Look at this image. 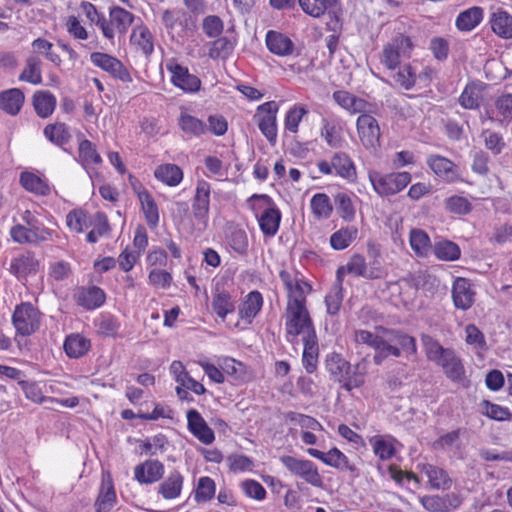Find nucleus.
I'll return each mask as SVG.
<instances>
[{"mask_svg":"<svg viewBox=\"0 0 512 512\" xmlns=\"http://www.w3.org/2000/svg\"><path fill=\"white\" fill-rule=\"evenodd\" d=\"M356 128L360 142L366 149L375 150L380 146V127L371 114L359 115Z\"/></svg>","mask_w":512,"mask_h":512,"instance_id":"f8f14e48","label":"nucleus"},{"mask_svg":"<svg viewBox=\"0 0 512 512\" xmlns=\"http://www.w3.org/2000/svg\"><path fill=\"white\" fill-rule=\"evenodd\" d=\"M116 503L117 496L112 476L108 471H105L102 473L98 495L94 503L95 511L109 512Z\"/></svg>","mask_w":512,"mask_h":512,"instance_id":"dca6fc26","label":"nucleus"},{"mask_svg":"<svg viewBox=\"0 0 512 512\" xmlns=\"http://www.w3.org/2000/svg\"><path fill=\"white\" fill-rule=\"evenodd\" d=\"M78 161L85 170L91 169L94 165H100L102 158L97 152L94 144L84 139L79 143Z\"/></svg>","mask_w":512,"mask_h":512,"instance_id":"ea45409f","label":"nucleus"},{"mask_svg":"<svg viewBox=\"0 0 512 512\" xmlns=\"http://www.w3.org/2000/svg\"><path fill=\"white\" fill-rule=\"evenodd\" d=\"M91 225H93V229L87 234V241L89 243H96L100 237H103L110 232L108 219L104 213H96Z\"/></svg>","mask_w":512,"mask_h":512,"instance_id":"69168bd1","label":"nucleus"},{"mask_svg":"<svg viewBox=\"0 0 512 512\" xmlns=\"http://www.w3.org/2000/svg\"><path fill=\"white\" fill-rule=\"evenodd\" d=\"M183 485V475L179 471L173 470L159 484L157 492L165 500H174L181 495Z\"/></svg>","mask_w":512,"mask_h":512,"instance_id":"bb28decb","label":"nucleus"},{"mask_svg":"<svg viewBox=\"0 0 512 512\" xmlns=\"http://www.w3.org/2000/svg\"><path fill=\"white\" fill-rule=\"evenodd\" d=\"M310 209L315 219H328L333 212V205L327 194L316 193L310 200Z\"/></svg>","mask_w":512,"mask_h":512,"instance_id":"de8ad7c7","label":"nucleus"},{"mask_svg":"<svg viewBox=\"0 0 512 512\" xmlns=\"http://www.w3.org/2000/svg\"><path fill=\"white\" fill-rule=\"evenodd\" d=\"M298 4L307 15L318 18L328 9L336 6L337 0H298Z\"/></svg>","mask_w":512,"mask_h":512,"instance_id":"864d4df0","label":"nucleus"},{"mask_svg":"<svg viewBox=\"0 0 512 512\" xmlns=\"http://www.w3.org/2000/svg\"><path fill=\"white\" fill-rule=\"evenodd\" d=\"M490 24L492 31L501 38H512V16L508 12L502 9L493 12L490 17Z\"/></svg>","mask_w":512,"mask_h":512,"instance_id":"c9c22d12","label":"nucleus"},{"mask_svg":"<svg viewBox=\"0 0 512 512\" xmlns=\"http://www.w3.org/2000/svg\"><path fill=\"white\" fill-rule=\"evenodd\" d=\"M378 345L379 347L375 348V355L373 357L375 364L380 365L389 356H400V348L394 342H391V338L384 339L381 337Z\"/></svg>","mask_w":512,"mask_h":512,"instance_id":"e2e57ef3","label":"nucleus"},{"mask_svg":"<svg viewBox=\"0 0 512 512\" xmlns=\"http://www.w3.org/2000/svg\"><path fill=\"white\" fill-rule=\"evenodd\" d=\"M483 18V8L473 6L458 14L455 20V26L461 32H470L482 22Z\"/></svg>","mask_w":512,"mask_h":512,"instance_id":"7c9ffc66","label":"nucleus"},{"mask_svg":"<svg viewBox=\"0 0 512 512\" xmlns=\"http://www.w3.org/2000/svg\"><path fill=\"white\" fill-rule=\"evenodd\" d=\"M187 426L188 430L195 436L201 443L210 445L215 440L213 430L208 426L201 414L191 409L187 412Z\"/></svg>","mask_w":512,"mask_h":512,"instance_id":"6ab92c4d","label":"nucleus"},{"mask_svg":"<svg viewBox=\"0 0 512 512\" xmlns=\"http://www.w3.org/2000/svg\"><path fill=\"white\" fill-rule=\"evenodd\" d=\"M42 61L37 54H31L27 57L25 67L19 75V80L28 82L33 85L42 83Z\"/></svg>","mask_w":512,"mask_h":512,"instance_id":"58836bf2","label":"nucleus"},{"mask_svg":"<svg viewBox=\"0 0 512 512\" xmlns=\"http://www.w3.org/2000/svg\"><path fill=\"white\" fill-rule=\"evenodd\" d=\"M80 8L89 22L97 26L101 30L102 34H106L108 32L106 16L99 12L94 4L88 1H82L80 3Z\"/></svg>","mask_w":512,"mask_h":512,"instance_id":"052dcab7","label":"nucleus"},{"mask_svg":"<svg viewBox=\"0 0 512 512\" xmlns=\"http://www.w3.org/2000/svg\"><path fill=\"white\" fill-rule=\"evenodd\" d=\"M90 61L94 66L102 69L122 82L128 83L132 81L129 71L123 63L114 56L102 52H93L90 55Z\"/></svg>","mask_w":512,"mask_h":512,"instance_id":"4468645a","label":"nucleus"},{"mask_svg":"<svg viewBox=\"0 0 512 512\" xmlns=\"http://www.w3.org/2000/svg\"><path fill=\"white\" fill-rule=\"evenodd\" d=\"M211 185L204 179L196 183L195 195L192 201L193 217L201 224L206 225L210 211Z\"/></svg>","mask_w":512,"mask_h":512,"instance_id":"2eb2a0df","label":"nucleus"},{"mask_svg":"<svg viewBox=\"0 0 512 512\" xmlns=\"http://www.w3.org/2000/svg\"><path fill=\"white\" fill-rule=\"evenodd\" d=\"M164 465L159 460H146L134 468V479L140 484H153L164 475Z\"/></svg>","mask_w":512,"mask_h":512,"instance_id":"412c9836","label":"nucleus"},{"mask_svg":"<svg viewBox=\"0 0 512 512\" xmlns=\"http://www.w3.org/2000/svg\"><path fill=\"white\" fill-rule=\"evenodd\" d=\"M154 176L164 184L174 187L182 181L183 172L179 166L168 163L158 166L154 171Z\"/></svg>","mask_w":512,"mask_h":512,"instance_id":"37998d69","label":"nucleus"},{"mask_svg":"<svg viewBox=\"0 0 512 512\" xmlns=\"http://www.w3.org/2000/svg\"><path fill=\"white\" fill-rule=\"evenodd\" d=\"M348 273L357 277L366 278V260L360 254L350 257L346 265L340 266L336 272V279L343 282V276Z\"/></svg>","mask_w":512,"mask_h":512,"instance_id":"c03bdc74","label":"nucleus"},{"mask_svg":"<svg viewBox=\"0 0 512 512\" xmlns=\"http://www.w3.org/2000/svg\"><path fill=\"white\" fill-rule=\"evenodd\" d=\"M166 69L171 74V82L185 93H195L201 88V80L191 74L187 67L182 66L176 59L166 62Z\"/></svg>","mask_w":512,"mask_h":512,"instance_id":"9d476101","label":"nucleus"},{"mask_svg":"<svg viewBox=\"0 0 512 512\" xmlns=\"http://www.w3.org/2000/svg\"><path fill=\"white\" fill-rule=\"evenodd\" d=\"M307 113L308 110L303 105L295 104L290 107L284 118L285 130L292 134H296L299 130V124Z\"/></svg>","mask_w":512,"mask_h":512,"instance_id":"13d9d810","label":"nucleus"},{"mask_svg":"<svg viewBox=\"0 0 512 512\" xmlns=\"http://www.w3.org/2000/svg\"><path fill=\"white\" fill-rule=\"evenodd\" d=\"M19 182L26 191L37 196H48L51 193V186L47 179L42 178L33 172H21Z\"/></svg>","mask_w":512,"mask_h":512,"instance_id":"cd10ccee","label":"nucleus"},{"mask_svg":"<svg viewBox=\"0 0 512 512\" xmlns=\"http://www.w3.org/2000/svg\"><path fill=\"white\" fill-rule=\"evenodd\" d=\"M39 269V261L33 253L25 252L14 257L10 262L9 271L18 280H26L28 275L36 274Z\"/></svg>","mask_w":512,"mask_h":512,"instance_id":"aec40b11","label":"nucleus"},{"mask_svg":"<svg viewBox=\"0 0 512 512\" xmlns=\"http://www.w3.org/2000/svg\"><path fill=\"white\" fill-rule=\"evenodd\" d=\"M433 253L437 259L442 261H456L461 256L460 247L449 240H441L434 244Z\"/></svg>","mask_w":512,"mask_h":512,"instance_id":"603ef678","label":"nucleus"},{"mask_svg":"<svg viewBox=\"0 0 512 512\" xmlns=\"http://www.w3.org/2000/svg\"><path fill=\"white\" fill-rule=\"evenodd\" d=\"M451 297L455 308L466 311L475 303L476 290L471 280L456 277L451 287Z\"/></svg>","mask_w":512,"mask_h":512,"instance_id":"ddd939ff","label":"nucleus"},{"mask_svg":"<svg viewBox=\"0 0 512 512\" xmlns=\"http://www.w3.org/2000/svg\"><path fill=\"white\" fill-rule=\"evenodd\" d=\"M280 462L294 476L303 479L314 487H322V477L317 466L312 461L283 455L280 457Z\"/></svg>","mask_w":512,"mask_h":512,"instance_id":"6e6552de","label":"nucleus"},{"mask_svg":"<svg viewBox=\"0 0 512 512\" xmlns=\"http://www.w3.org/2000/svg\"><path fill=\"white\" fill-rule=\"evenodd\" d=\"M465 432L463 428H457L444 433L436 439L432 447L434 450L451 451L454 455H460L462 450L461 435Z\"/></svg>","mask_w":512,"mask_h":512,"instance_id":"c756f323","label":"nucleus"},{"mask_svg":"<svg viewBox=\"0 0 512 512\" xmlns=\"http://www.w3.org/2000/svg\"><path fill=\"white\" fill-rule=\"evenodd\" d=\"M334 203L339 216L347 221L351 222L355 218L356 209L352 198L345 192H339L334 196Z\"/></svg>","mask_w":512,"mask_h":512,"instance_id":"4d7b16f0","label":"nucleus"},{"mask_svg":"<svg viewBox=\"0 0 512 512\" xmlns=\"http://www.w3.org/2000/svg\"><path fill=\"white\" fill-rule=\"evenodd\" d=\"M63 348L69 358L77 359L88 353L91 342L82 334L72 333L66 336Z\"/></svg>","mask_w":512,"mask_h":512,"instance_id":"2f4dec72","label":"nucleus"},{"mask_svg":"<svg viewBox=\"0 0 512 512\" xmlns=\"http://www.w3.org/2000/svg\"><path fill=\"white\" fill-rule=\"evenodd\" d=\"M284 318L286 338L289 342L294 343L298 336H302V340L317 336L307 304L286 305Z\"/></svg>","mask_w":512,"mask_h":512,"instance_id":"f03ea898","label":"nucleus"},{"mask_svg":"<svg viewBox=\"0 0 512 512\" xmlns=\"http://www.w3.org/2000/svg\"><path fill=\"white\" fill-rule=\"evenodd\" d=\"M414 48L410 37L399 34L384 45L380 61L389 70H395L402 60L409 59Z\"/></svg>","mask_w":512,"mask_h":512,"instance_id":"39448f33","label":"nucleus"},{"mask_svg":"<svg viewBox=\"0 0 512 512\" xmlns=\"http://www.w3.org/2000/svg\"><path fill=\"white\" fill-rule=\"evenodd\" d=\"M134 19L135 16L130 11L120 6L110 7L109 18H106L108 32L103 34L104 38L112 41L115 38L116 33L121 36L125 35L134 22Z\"/></svg>","mask_w":512,"mask_h":512,"instance_id":"9b49d317","label":"nucleus"},{"mask_svg":"<svg viewBox=\"0 0 512 512\" xmlns=\"http://www.w3.org/2000/svg\"><path fill=\"white\" fill-rule=\"evenodd\" d=\"M227 241L234 252L245 255L248 251L249 241L246 231L238 226H231L227 232Z\"/></svg>","mask_w":512,"mask_h":512,"instance_id":"3c124183","label":"nucleus"},{"mask_svg":"<svg viewBox=\"0 0 512 512\" xmlns=\"http://www.w3.org/2000/svg\"><path fill=\"white\" fill-rule=\"evenodd\" d=\"M215 492L216 485L214 480L208 476L200 477L194 491V500L197 503L208 502L214 497Z\"/></svg>","mask_w":512,"mask_h":512,"instance_id":"bf43d9fd","label":"nucleus"},{"mask_svg":"<svg viewBox=\"0 0 512 512\" xmlns=\"http://www.w3.org/2000/svg\"><path fill=\"white\" fill-rule=\"evenodd\" d=\"M421 471L427 477L428 483L432 489L448 490L452 486V479L443 468L432 464H424Z\"/></svg>","mask_w":512,"mask_h":512,"instance_id":"c85d7f7f","label":"nucleus"},{"mask_svg":"<svg viewBox=\"0 0 512 512\" xmlns=\"http://www.w3.org/2000/svg\"><path fill=\"white\" fill-rule=\"evenodd\" d=\"M212 308L216 315L224 320L229 313L234 311L235 306L228 292L216 291L212 299Z\"/></svg>","mask_w":512,"mask_h":512,"instance_id":"6e6d98bb","label":"nucleus"},{"mask_svg":"<svg viewBox=\"0 0 512 512\" xmlns=\"http://www.w3.org/2000/svg\"><path fill=\"white\" fill-rule=\"evenodd\" d=\"M137 196L147 224L150 227H156L159 223V211L152 195L147 190H139Z\"/></svg>","mask_w":512,"mask_h":512,"instance_id":"a19ab883","label":"nucleus"},{"mask_svg":"<svg viewBox=\"0 0 512 512\" xmlns=\"http://www.w3.org/2000/svg\"><path fill=\"white\" fill-rule=\"evenodd\" d=\"M307 453L310 456L322 461L325 465L335 469L350 472L356 471V466L350 463L348 457L336 447L330 449L328 452H322L318 449L309 448L307 449Z\"/></svg>","mask_w":512,"mask_h":512,"instance_id":"f3484780","label":"nucleus"},{"mask_svg":"<svg viewBox=\"0 0 512 512\" xmlns=\"http://www.w3.org/2000/svg\"><path fill=\"white\" fill-rule=\"evenodd\" d=\"M161 21L166 30L171 33L178 27L182 30L187 29L189 16L180 8L166 9L162 12Z\"/></svg>","mask_w":512,"mask_h":512,"instance_id":"4c0bfd02","label":"nucleus"},{"mask_svg":"<svg viewBox=\"0 0 512 512\" xmlns=\"http://www.w3.org/2000/svg\"><path fill=\"white\" fill-rule=\"evenodd\" d=\"M262 306V294L256 290L249 292L238 309L240 320L245 324H251L254 318L261 311Z\"/></svg>","mask_w":512,"mask_h":512,"instance_id":"393cba45","label":"nucleus"},{"mask_svg":"<svg viewBox=\"0 0 512 512\" xmlns=\"http://www.w3.org/2000/svg\"><path fill=\"white\" fill-rule=\"evenodd\" d=\"M374 454L382 461L391 459L396 453V440L390 435H376L369 440Z\"/></svg>","mask_w":512,"mask_h":512,"instance_id":"f704fd0d","label":"nucleus"},{"mask_svg":"<svg viewBox=\"0 0 512 512\" xmlns=\"http://www.w3.org/2000/svg\"><path fill=\"white\" fill-rule=\"evenodd\" d=\"M33 105L38 116L49 117L56 107V98L49 91H38L33 96Z\"/></svg>","mask_w":512,"mask_h":512,"instance_id":"49530a36","label":"nucleus"},{"mask_svg":"<svg viewBox=\"0 0 512 512\" xmlns=\"http://www.w3.org/2000/svg\"><path fill=\"white\" fill-rule=\"evenodd\" d=\"M25 96L18 88H12L0 93V109L10 115H17L24 103Z\"/></svg>","mask_w":512,"mask_h":512,"instance_id":"473e14b6","label":"nucleus"},{"mask_svg":"<svg viewBox=\"0 0 512 512\" xmlns=\"http://www.w3.org/2000/svg\"><path fill=\"white\" fill-rule=\"evenodd\" d=\"M178 125L186 135L196 138L202 137L208 131L207 124L204 121L187 112L180 114Z\"/></svg>","mask_w":512,"mask_h":512,"instance_id":"e433bc0d","label":"nucleus"},{"mask_svg":"<svg viewBox=\"0 0 512 512\" xmlns=\"http://www.w3.org/2000/svg\"><path fill=\"white\" fill-rule=\"evenodd\" d=\"M249 201L263 235L274 237L279 230L282 214L273 199L265 194H254Z\"/></svg>","mask_w":512,"mask_h":512,"instance_id":"f257e3e1","label":"nucleus"},{"mask_svg":"<svg viewBox=\"0 0 512 512\" xmlns=\"http://www.w3.org/2000/svg\"><path fill=\"white\" fill-rule=\"evenodd\" d=\"M12 324L17 336H30L40 327L41 313L30 302H23L15 307L12 314Z\"/></svg>","mask_w":512,"mask_h":512,"instance_id":"423d86ee","label":"nucleus"},{"mask_svg":"<svg viewBox=\"0 0 512 512\" xmlns=\"http://www.w3.org/2000/svg\"><path fill=\"white\" fill-rule=\"evenodd\" d=\"M358 229L355 226H346L330 236V245L334 250H344L357 237Z\"/></svg>","mask_w":512,"mask_h":512,"instance_id":"8fccbe9b","label":"nucleus"},{"mask_svg":"<svg viewBox=\"0 0 512 512\" xmlns=\"http://www.w3.org/2000/svg\"><path fill=\"white\" fill-rule=\"evenodd\" d=\"M486 84L481 81H472L468 83L459 96V104L464 109H477L483 100V90Z\"/></svg>","mask_w":512,"mask_h":512,"instance_id":"a878e982","label":"nucleus"},{"mask_svg":"<svg viewBox=\"0 0 512 512\" xmlns=\"http://www.w3.org/2000/svg\"><path fill=\"white\" fill-rule=\"evenodd\" d=\"M343 300V288L342 282L336 279L335 284L332 286L330 291L325 296V304L327 313L330 315H336L341 307Z\"/></svg>","mask_w":512,"mask_h":512,"instance_id":"680f3d73","label":"nucleus"},{"mask_svg":"<svg viewBox=\"0 0 512 512\" xmlns=\"http://www.w3.org/2000/svg\"><path fill=\"white\" fill-rule=\"evenodd\" d=\"M265 42L267 49L280 57L292 55L295 49L293 41L288 36L275 30L266 33Z\"/></svg>","mask_w":512,"mask_h":512,"instance_id":"b1692460","label":"nucleus"},{"mask_svg":"<svg viewBox=\"0 0 512 512\" xmlns=\"http://www.w3.org/2000/svg\"><path fill=\"white\" fill-rule=\"evenodd\" d=\"M28 226L33 239V244L53 240L55 232L45 227L37 218H31L28 221Z\"/></svg>","mask_w":512,"mask_h":512,"instance_id":"338daca9","label":"nucleus"},{"mask_svg":"<svg viewBox=\"0 0 512 512\" xmlns=\"http://www.w3.org/2000/svg\"><path fill=\"white\" fill-rule=\"evenodd\" d=\"M302 341L304 345L302 355L303 366L308 373H313L316 371L318 364L319 347L317 336Z\"/></svg>","mask_w":512,"mask_h":512,"instance_id":"a18cd8bd","label":"nucleus"},{"mask_svg":"<svg viewBox=\"0 0 512 512\" xmlns=\"http://www.w3.org/2000/svg\"><path fill=\"white\" fill-rule=\"evenodd\" d=\"M443 370L445 375L454 382H460L463 380L465 375L464 367L460 359L456 356L453 350L444 354L443 359L438 363Z\"/></svg>","mask_w":512,"mask_h":512,"instance_id":"72a5a7b5","label":"nucleus"},{"mask_svg":"<svg viewBox=\"0 0 512 512\" xmlns=\"http://www.w3.org/2000/svg\"><path fill=\"white\" fill-rule=\"evenodd\" d=\"M279 105L275 101L265 102L257 107L255 118L258 119V127L271 145L277 141V113Z\"/></svg>","mask_w":512,"mask_h":512,"instance_id":"1a4fd4ad","label":"nucleus"},{"mask_svg":"<svg viewBox=\"0 0 512 512\" xmlns=\"http://www.w3.org/2000/svg\"><path fill=\"white\" fill-rule=\"evenodd\" d=\"M320 136L333 149L342 148L345 144L343 126L337 120L323 118L321 120Z\"/></svg>","mask_w":512,"mask_h":512,"instance_id":"5701e85b","label":"nucleus"},{"mask_svg":"<svg viewBox=\"0 0 512 512\" xmlns=\"http://www.w3.org/2000/svg\"><path fill=\"white\" fill-rule=\"evenodd\" d=\"M130 41L132 45L136 46L145 55H150L154 51L153 37L146 26L134 27Z\"/></svg>","mask_w":512,"mask_h":512,"instance_id":"79ce46f5","label":"nucleus"},{"mask_svg":"<svg viewBox=\"0 0 512 512\" xmlns=\"http://www.w3.org/2000/svg\"><path fill=\"white\" fill-rule=\"evenodd\" d=\"M368 178L373 190L381 197L395 195L406 188L411 182V174L409 172L383 174L378 171H370Z\"/></svg>","mask_w":512,"mask_h":512,"instance_id":"20e7f679","label":"nucleus"},{"mask_svg":"<svg viewBox=\"0 0 512 512\" xmlns=\"http://www.w3.org/2000/svg\"><path fill=\"white\" fill-rule=\"evenodd\" d=\"M393 78L400 88L410 90L416 84L417 75L415 69L407 64L401 67Z\"/></svg>","mask_w":512,"mask_h":512,"instance_id":"774afa93","label":"nucleus"},{"mask_svg":"<svg viewBox=\"0 0 512 512\" xmlns=\"http://www.w3.org/2000/svg\"><path fill=\"white\" fill-rule=\"evenodd\" d=\"M43 134L51 143L59 147L67 144L71 139V133L65 123L48 124Z\"/></svg>","mask_w":512,"mask_h":512,"instance_id":"09e8293b","label":"nucleus"},{"mask_svg":"<svg viewBox=\"0 0 512 512\" xmlns=\"http://www.w3.org/2000/svg\"><path fill=\"white\" fill-rule=\"evenodd\" d=\"M426 164L441 179L454 182L459 178L458 168L451 160L440 155H430Z\"/></svg>","mask_w":512,"mask_h":512,"instance_id":"4be33fe9","label":"nucleus"},{"mask_svg":"<svg viewBox=\"0 0 512 512\" xmlns=\"http://www.w3.org/2000/svg\"><path fill=\"white\" fill-rule=\"evenodd\" d=\"M361 365L362 363H358L354 367L351 366L349 374H345L343 378H339V382L345 390L351 391L364 384L365 371H361Z\"/></svg>","mask_w":512,"mask_h":512,"instance_id":"0e129e2a","label":"nucleus"},{"mask_svg":"<svg viewBox=\"0 0 512 512\" xmlns=\"http://www.w3.org/2000/svg\"><path fill=\"white\" fill-rule=\"evenodd\" d=\"M279 278L286 291V305L307 304V296L312 292V286L305 276L296 269H282Z\"/></svg>","mask_w":512,"mask_h":512,"instance_id":"7ed1b4c3","label":"nucleus"},{"mask_svg":"<svg viewBox=\"0 0 512 512\" xmlns=\"http://www.w3.org/2000/svg\"><path fill=\"white\" fill-rule=\"evenodd\" d=\"M74 300L77 305L86 310H94L101 307L106 300V294L98 286L80 287L74 293Z\"/></svg>","mask_w":512,"mask_h":512,"instance_id":"a211bd4d","label":"nucleus"},{"mask_svg":"<svg viewBox=\"0 0 512 512\" xmlns=\"http://www.w3.org/2000/svg\"><path fill=\"white\" fill-rule=\"evenodd\" d=\"M318 170L323 175L335 174L348 182H354L357 178L356 166L346 152H335L330 161L321 160L317 163Z\"/></svg>","mask_w":512,"mask_h":512,"instance_id":"0eeeda50","label":"nucleus"},{"mask_svg":"<svg viewBox=\"0 0 512 512\" xmlns=\"http://www.w3.org/2000/svg\"><path fill=\"white\" fill-rule=\"evenodd\" d=\"M409 242L413 252L420 257L427 256L431 248L433 249L428 234L421 229L411 230Z\"/></svg>","mask_w":512,"mask_h":512,"instance_id":"5fc2aeb1","label":"nucleus"}]
</instances>
